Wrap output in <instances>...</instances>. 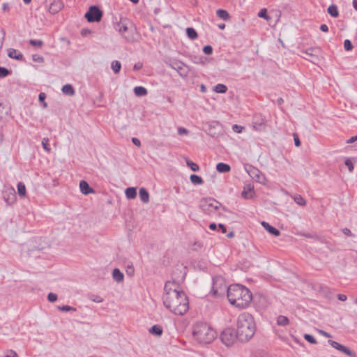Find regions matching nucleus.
I'll return each instance as SVG.
<instances>
[{
  "label": "nucleus",
  "mask_w": 357,
  "mask_h": 357,
  "mask_svg": "<svg viewBox=\"0 0 357 357\" xmlns=\"http://www.w3.org/2000/svg\"><path fill=\"white\" fill-rule=\"evenodd\" d=\"M58 309L61 311L68 312V311H76V308L69 305L58 306Z\"/></svg>",
  "instance_id": "47"
},
{
  "label": "nucleus",
  "mask_w": 357,
  "mask_h": 357,
  "mask_svg": "<svg viewBox=\"0 0 357 357\" xmlns=\"http://www.w3.org/2000/svg\"><path fill=\"white\" fill-rule=\"evenodd\" d=\"M294 144H295L296 146H301V141L299 139L298 135L296 133L294 134Z\"/></svg>",
  "instance_id": "54"
},
{
  "label": "nucleus",
  "mask_w": 357,
  "mask_h": 357,
  "mask_svg": "<svg viewBox=\"0 0 357 357\" xmlns=\"http://www.w3.org/2000/svg\"><path fill=\"white\" fill-rule=\"evenodd\" d=\"M149 333L152 335H156V336H160L162 335L163 333V330L161 326L160 325H153L151 326L149 329Z\"/></svg>",
  "instance_id": "25"
},
{
  "label": "nucleus",
  "mask_w": 357,
  "mask_h": 357,
  "mask_svg": "<svg viewBox=\"0 0 357 357\" xmlns=\"http://www.w3.org/2000/svg\"><path fill=\"white\" fill-rule=\"evenodd\" d=\"M194 339L202 344L211 343L217 337V332L207 323L198 321L192 327Z\"/></svg>",
  "instance_id": "4"
},
{
  "label": "nucleus",
  "mask_w": 357,
  "mask_h": 357,
  "mask_svg": "<svg viewBox=\"0 0 357 357\" xmlns=\"http://www.w3.org/2000/svg\"><path fill=\"white\" fill-rule=\"evenodd\" d=\"M5 357H18L17 354L13 350H10L8 354Z\"/></svg>",
  "instance_id": "55"
},
{
  "label": "nucleus",
  "mask_w": 357,
  "mask_h": 357,
  "mask_svg": "<svg viewBox=\"0 0 357 357\" xmlns=\"http://www.w3.org/2000/svg\"><path fill=\"white\" fill-rule=\"evenodd\" d=\"M79 188L82 193L86 195L93 192V188H91L89 183L84 180L79 182Z\"/></svg>",
  "instance_id": "19"
},
{
  "label": "nucleus",
  "mask_w": 357,
  "mask_h": 357,
  "mask_svg": "<svg viewBox=\"0 0 357 357\" xmlns=\"http://www.w3.org/2000/svg\"><path fill=\"white\" fill-rule=\"evenodd\" d=\"M17 192L18 195L24 197L26 196V186L22 182H19L17 183Z\"/></svg>",
  "instance_id": "34"
},
{
  "label": "nucleus",
  "mask_w": 357,
  "mask_h": 357,
  "mask_svg": "<svg viewBox=\"0 0 357 357\" xmlns=\"http://www.w3.org/2000/svg\"><path fill=\"white\" fill-rule=\"evenodd\" d=\"M32 59L35 62L42 63L44 61V58L42 56L38 55V54H33Z\"/></svg>",
  "instance_id": "51"
},
{
  "label": "nucleus",
  "mask_w": 357,
  "mask_h": 357,
  "mask_svg": "<svg viewBox=\"0 0 357 357\" xmlns=\"http://www.w3.org/2000/svg\"><path fill=\"white\" fill-rule=\"evenodd\" d=\"M89 22H100L102 17V10L97 6H91L84 15Z\"/></svg>",
  "instance_id": "9"
},
{
  "label": "nucleus",
  "mask_w": 357,
  "mask_h": 357,
  "mask_svg": "<svg viewBox=\"0 0 357 357\" xmlns=\"http://www.w3.org/2000/svg\"><path fill=\"white\" fill-rule=\"evenodd\" d=\"M320 52L321 50L319 47H312L302 51L303 53L308 56V58L305 57V59L314 63L318 61Z\"/></svg>",
  "instance_id": "13"
},
{
  "label": "nucleus",
  "mask_w": 357,
  "mask_h": 357,
  "mask_svg": "<svg viewBox=\"0 0 357 357\" xmlns=\"http://www.w3.org/2000/svg\"><path fill=\"white\" fill-rule=\"evenodd\" d=\"M344 165L348 167L350 172H353L354 167L351 158H347L344 161Z\"/></svg>",
  "instance_id": "46"
},
{
  "label": "nucleus",
  "mask_w": 357,
  "mask_h": 357,
  "mask_svg": "<svg viewBox=\"0 0 357 357\" xmlns=\"http://www.w3.org/2000/svg\"><path fill=\"white\" fill-rule=\"evenodd\" d=\"M192 61L196 64L205 65L207 61V58L203 56H194L192 58Z\"/></svg>",
  "instance_id": "32"
},
{
  "label": "nucleus",
  "mask_w": 357,
  "mask_h": 357,
  "mask_svg": "<svg viewBox=\"0 0 357 357\" xmlns=\"http://www.w3.org/2000/svg\"><path fill=\"white\" fill-rule=\"evenodd\" d=\"M342 233L347 236H354V235L348 228H344L342 229Z\"/></svg>",
  "instance_id": "53"
},
{
  "label": "nucleus",
  "mask_w": 357,
  "mask_h": 357,
  "mask_svg": "<svg viewBox=\"0 0 357 357\" xmlns=\"http://www.w3.org/2000/svg\"><path fill=\"white\" fill-rule=\"evenodd\" d=\"M113 279L117 282H123L124 275L123 273L117 268H114L112 271Z\"/></svg>",
  "instance_id": "22"
},
{
  "label": "nucleus",
  "mask_w": 357,
  "mask_h": 357,
  "mask_svg": "<svg viewBox=\"0 0 357 357\" xmlns=\"http://www.w3.org/2000/svg\"><path fill=\"white\" fill-rule=\"evenodd\" d=\"M249 175L255 179L257 182L261 183V184H265L266 182V178L265 176L259 171V169L250 166L249 167V169L247 170Z\"/></svg>",
  "instance_id": "12"
},
{
  "label": "nucleus",
  "mask_w": 357,
  "mask_h": 357,
  "mask_svg": "<svg viewBox=\"0 0 357 357\" xmlns=\"http://www.w3.org/2000/svg\"><path fill=\"white\" fill-rule=\"evenodd\" d=\"M218 227V225H217L215 222H211L208 226L209 229L213 231L216 230Z\"/></svg>",
  "instance_id": "62"
},
{
  "label": "nucleus",
  "mask_w": 357,
  "mask_h": 357,
  "mask_svg": "<svg viewBox=\"0 0 357 357\" xmlns=\"http://www.w3.org/2000/svg\"><path fill=\"white\" fill-rule=\"evenodd\" d=\"M237 339L245 342L250 340L256 331V324L252 314L243 312L238 315L236 324Z\"/></svg>",
  "instance_id": "3"
},
{
  "label": "nucleus",
  "mask_w": 357,
  "mask_h": 357,
  "mask_svg": "<svg viewBox=\"0 0 357 357\" xmlns=\"http://www.w3.org/2000/svg\"><path fill=\"white\" fill-rule=\"evenodd\" d=\"M304 339L311 344H317L316 339L310 334H305Z\"/></svg>",
  "instance_id": "48"
},
{
  "label": "nucleus",
  "mask_w": 357,
  "mask_h": 357,
  "mask_svg": "<svg viewBox=\"0 0 357 357\" xmlns=\"http://www.w3.org/2000/svg\"><path fill=\"white\" fill-rule=\"evenodd\" d=\"M187 165L191 169L193 172H197L199 169V165L191 160H187Z\"/></svg>",
  "instance_id": "40"
},
{
  "label": "nucleus",
  "mask_w": 357,
  "mask_h": 357,
  "mask_svg": "<svg viewBox=\"0 0 357 357\" xmlns=\"http://www.w3.org/2000/svg\"><path fill=\"white\" fill-rule=\"evenodd\" d=\"M289 324V319L283 315H280L277 317V324L280 326H286Z\"/></svg>",
  "instance_id": "30"
},
{
  "label": "nucleus",
  "mask_w": 357,
  "mask_h": 357,
  "mask_svg": "<svg viewBox=\"0 0 357 357\" xmlns=\"http://www.w3.org/2000/svg\"><path fill=\"white\" fill-rule=\"evenodd\" d=\"M45 94L44 93H40L38 96V100L40 102H44L45 99Z\"/></svg>",
  "instance_id": "64"
},
{
  "label": "nucleus",
  "mask_w": 357,
  "mask_h": 357,
  "mask_svg": "<svg viewBox=\"0 0 357 357\" xmlns=\"http://www.w3.org/2000/svg\"><path fill=\"white\" fill-rule=\"evenodd\" d=\"M294 199L295 202L300 206H305L306 204V202L304 199V198L299 195H296L294 197Z\"/></svg>",
  "instance_id": "38"
},
{
  "label": "nucleus",
  "mask_w": 357,
  "mask_h": 357,
  "mask_svg": "<svg viewBox=\"0 0 357 357\" xmlns=\"http://www.w3.org/2000/svg\"><path fill=\"white\" fill-rule=\"evenodd\" d=\"M126 196L128 199H134L137 196V190L135 188L129 187L126 189Z\"/></svg>",
  "instance_id": "28"
},
{
  "label": "nucleus",
  "mask_w": 357,
  "mask_h": 357,
  "mask_svg": "<svg viewBox=\"0 0 357 357\" xmlns=\"http://www.w3.org/2000/svg\"><path fill=\"white\" fill-rule=\"evenodd\" d=\"M216 170L220 173H227L231 170V167L228 164L219 162L216 165Z\"/></svg>",
  "instance_id": "23"
},
{
  "label": "nucleus",
  "mask_w": 357,
  "mask_h": 357,
  "mask_svg": "<svg viewBox=\"0 0 357 357\" xmlns=\"http://www.w3.org/2000/svg\"><path fill=\"white\" fill-rule=\"evenodd\" d=\"M258 16L261 18H264L266 20L270 19V17L268 16L267 13V9L266 8H262L260 10V11L258 13Z\"/></svg>",
  "instance_id": "43"
},
{
  "label": "nucleus",
  "mask_w": 357,
  "mask_h": 357,
  "mask_svg": "<svg viewBox=\"0 0 357 357\" xmlns=\"http://www.w3.org/2000/svg\"><path fill=\"white\" fill-rule=\"evenodd\" d=\"M353 45L350 40L346 39L344 41V48L346 51H351L353 49Z\"/></svg>",
  "instance_id": "45"
},
{
  "label": "nucleus",
  "mask_w": 357,
  "mask_h": 357,
  "mask_svg": "<svg viewBox=\"0 0 357 357\" xmlns=\"http://www.w3.org/2000/svg\"><path fill=\"white\" fill-rule=\"evenodd\" d=\"M203 52L205 54L211 55L213 53V47L211 45H207L204 46Z\"/></svg>",
  "instance_id": "49"
},
{
  "label": "nucleus",
  "mask_w": 357,
  "mask_h": 357,
  "mask_svg": "<svg viewBox=\"0 0 357 357\" xmlns=\"http://www.w3.org/2000/svg\"><path fill=\"white\" fill-rule=\"evenodd\" d=\"M139 195L142 202L146 204L149 202V193L144 188L139 189Z\"/></svg>",
  "instance_id": "21"
},
{
  "label": "nucleus",
  "mask_w": 357,
  "mask_h": 357,
  "mask_svg": "<svg viewBox=\"0 0 357 357\" xmlns=\"http://www.w3.org/2000/svg\"><path fill=\"white\" fill-rule=\"evenodd\" d=\"M51 1L48 10L52 14L59 13L63 8V3L61 0H50Z\"/></svg>",
  "instance_id": "16"
},
{
  "label": "nucleus",
  "mask_w": 357,
  "mask_h": 357,
  "mask_svg": "<svg viewBox=\"0 0 357 357\" xmlns=\"http://www.w3.org/2000/svg\"><path fill=\"white\" fill-rule=\"evenodd\" d=\"M178 284L167 281L164 287L162 301L165 307L176 315L184 314L189 309V301L183 291L177 290Z\"/></svg>",
  "instance_id": "1"
},
{
  "label": "nucleus",
  "mask_w": 357,
  "mask_h": 357,
  "mask_svg": "<svg viewBox=\"0 0 357 357\" xmlns=\"http://www.w3.org/2000/svg\"><path fill=\"white\" fill-rule=\"evenodd\" d=\"M29 44L33 46L41 47L43 45V41L41 40L31 39L29 40Z\"/></svg>",
  "instance_id": "44"
},
{
  "label": "nucleus",
  "mask_w": 357,
  "mask_h": 357,
  "mask_svg": "<svg viewBox=\"0 0 357 357\" xmlns=\"http://www.w3.org/2000/svg\"><path fill=\"white\" fill-rule=\"evenodd\" d=\"M337 298L341 301H345L347 297L345 294H340L337 295Z\"/></svg>",
  "instance_id": "61"
},
{
  "label": "nucleus",
  "mask_w": 357,
  "mask_h": 357,
  "mask_svg": "<svg viewBox=\"0 0 357 357\" xmlns=\"http://www.w3.org/2000/svg\"><path fill=\"white\" fill-rule=\"evenodd\" d=\"M220 339L227 347L231 346L237 339L236 331L232 328H226L221 332Z\"/></svg>",
  "instance_id": "8"
},
{
  "label": "nucleus",
  "mask_w": 357,
  "mask_h": 357,
  "mask_svg": "<svg viewBox=\"0 0 357 357\" xmlns=\"http://www.w3.org/2000/svg\"><path fill=\"white\" fill-rule=\"evenodd\" d=\"M319 333L321 335H322L323 336H324V337H331V335L328 333H327V332H326V331H324L319 330Z\"/></svg>",
  "instance_id": "63"
},
{
  "label": "nucleus",
  "mask_w": 357,
  "mask_h": 357,
  "mask_svg": "<svg viewBox=\"0 0 357 357\" xmlns=\"http://www.w3.org/2000/svg\"><path fill=\"white\" fill-rule=\"evenodd\" d=\"M190 180L195 185H202L204 183L202 178L197 174H191Z\"/></svg>",
  "instance_id": "31"
},
{
  "label": "nucleus",
  "mask_w": 357,
  "mask_h": 357,
  "mask_svg": "<svg viewBox=\"0 0 357 357\" xmlns=\"http://www.w3.org/2000/svg\"><path fill=\"white\" fill-rule=\"evenodd\" d=\"M320 30L323 32H328V26L325 24H321L320 26Z\"/></svg>",
  "instance_id": "59"
},
{
  "label": "nucleus",
  "mask_w": 357,
  "mask_h": 357,
  "mask_svg": "<svg viewBox=\"0 0 357 357\" xmlns=\"http://www.w3.org/2000/svg\"><path fill=\"white\" fill-rule=\"evenodd\" d=\"M243 129V127L238 126L237 124H235L232 126V130L237 133H241L242 132V130Z\"/></svg>",
  "instance_id": "52"
},
{
  "label": "nucleus",
  "mask_w": 357,
  "mask_h": 357,
  "mask_svg": "<svg viewBox=\"0 0 357 357\" xmlns=\"http://www.w3.org/2000/svg\"><path fill=\"white\" fill-rule=\"evenodd\" d=\"M254 186L252 184H248L244 187L241 192V196L244 199H249L254 197Z\"/></svg>",
  "instance_id": "17"
},
{
  "label": "nucleus",
  "mask_w": 357,
  "mask_h": 357,
  "mask_svg": "<svg viewBox=\"0 0 357 357\" xmlns=\"http://www.w3.org/2000/svg\"><path fill=\"white\" fill-rule=\"evenodd\" d=\"M178 132L179 135H186L188 133V131L187 129L184 128H178Z\"/></svg>",
  "instance_id": "58"
},
{
  "label": "nucleus",
  "mask_w": 357,
  "mask_h": 357,
  "mask_svg": "<svg viewBox=\"0 0 357 357\" xmlns=\"http://www.w3.org/2000/svg\"><path fill=\"white\" fill-rule=\"evenodd\" d=\"M227 287L225 280L222 277H215L213 278V286L211 293L215 296H221L227 291Z\"/></svg>",
  "instance_id": "7"
},
{
  "label": "nucleus",
  "mask_w": 357,
  "mask_h": 357,
  "mask_svg": "<svg viewBox=\"0 0 357 357\" xmlns=\"http://www.w3.org/2000/svg\"><path fill=\"white\" fill-rule=\"evenodd\" d=\"M111 68L115 74H118L121 69V63L119 61L114 60L111 63Z\"/></svg>",
  "instance_id": "35"
},
{
  "label": "nucleus",
  "mask_w": 357,
  "mask_h": 357,
  "mask_svg": "<svg viewBox=\"0 0 357 357\" xmlns=\"http://www.w3.org/2000/svg\"><path fill=\"white\" fill-rule=\"evenodd\" d=\"M47 300L51 303L55 302L57 300V295L54 293H49Z\"/></svg>",
  "instance_id": "50"
},
{
  "label": "nucleus",
  "mask_w": 357,
  "mask_h": 357,
  "mask_svg": "<svg viewBox=\"0 0 357 357\" xmlns=\"http://www.w3.org/2000/svg\"><path fill=\"white\" fill-rule=\"evenodd\" d=\"M134 93L137 96L142 97L147 95V89L144 86H135L134 88Z\"/></svg>",
  "instance_id": "27"
},
{
  "label": "nucleus",
  "mask_w": 357,
  "mask_h": 357,
  "mask_svg": "<svg viewBox=\"0 0 357 357\" xmlns=\"http://www.w3.org/2000/svg\"><path fill=\"white\" fill-rule=\"evenodd\" d=\"M216 14L218 17H220V19H222L225 21H227L230 19V15L226 10L218 9L216 11Z\"/></svg>",
  "instance_id": "26"
},
{
  "label": "nucleus",
  "mask_w": 357,
  "mask_h": 357,
  "mask_svg": "<svg viewBox=\"0 0 357 357\" xmlns=\"http://www.w3.org/2000/svg\"><path fill=\"white\" fill-rule=\"evenodd\" d=\"M206 132L211 137H217L222 132L221 124L217 121L207 123Z\"/></svg>",
  "instance_id": "10"
},
{
  "label": "nucleus",
  "mask_w": 357,
  "mask_h": 357,
  "mask_svg": "<svg viewBox=\"0 0 357 357\" xmlns=\"http://www.w3.org/2000/svg\"><path fill=\"white\" fill-rule=\"evenodd\" d=\"M10 74V71L5 67L0 66V78H3Z\"/></svg>",
  "instance_id": "42"
},
{
  "label": "nucleus",
  "mask_w": 357,
  "mask_h": 357,
  "mask_svg": "<svg viewBox=\"0 0 357 357\" xmlns=\"http://www.w3.org/2000/svg\"><path fill=\"white\" fill-rule=\"evenodd\" d=\"M186 34L190 40H195L198 37L196 30L192 27H188L186 29Z\"/></svg>",
  "instance_id": "29"
},
{
  "label": "nucleus",
  "mask_w": 357,
  "mask_h": 357,
  "mask_svg": "<svg viewBox=\"0 0 357 357\" xmlns=\"http://www.w3.org/2000/svg\"><path fill=\"white\" fill-rule=\"evenodd\" d=\"M220 206L221 204L213 198H204L200 202L201 210L208 215H212Z\"/></svg>",
  "instance_id": "5"
},
{
  "label": "nucleus",
  "mask_w": 357,
  "mask_h": 357,
  "mask_svg": "<svg viewBox=\"0 0 357 357\" xmlns=\"http://www.w3.org/2000/svg\"><path fill=\"white\" fill-rule=\"evenodd\" d=\"M132 142L137 146H141V142L138 138L132 137Z\"/></svg>",
  "instance_id": "56"
},
{
  "label": "nucleus",
  "mask_w": 357,
  "mask_h": 357,
  "mask_svg": "<svg viewBox=\"0 0 357 357\" xmlns=\"http://www.w3.org/2000/svg\"><path fill=\"white\" fill-rule=\"evenodd\" d=\"M357 141V135L353 136L351 138H349L347 141V144H351Z\"/></svg>",
  "instance_id": "60"
},
{
  "label": "nucleus",
  "mask_w": 357,
  "mask_h": 357,
  "mask_svg": "<svg viewBox=\"0 0 357 357\" xmlns=\"http://www.w3.org/2000/svg\"><path fill=\"white\" fill-rule=\"evenodd\" d=\"M218 227L221 230V232L222 234H225L227 232V227H225V225L220 223L218 224Z\"/></svg>",
  "instance_id": "57"
},
{
  "label": "nucleus",
  "mask_w": 357,
  "mask_h": 357,
  "mask_svg": "<svg viewBox=\"0 0 357 357\" xmlns=\"http://www.w3.org/2000/svg\"><path fill=\"white\" fill-rule=\"evenodd\" d=\"M42 146H43V148L47 151V152H50L51 151V148H50V144H49V139L47 138V137H45L42 140Z\"/></svg>",
  "instance_id": "39"
},
{
  "label": "nucleus",
  "mask_w": 357,
  "mask_h": 357,
  "mask_svg": "<svg viewBox=\"0 0 357 357\" xmlns=\"http://www.w3.org/2000/svg\"><path fill=\"white\" fill-rule=\"evenodd\" d=\"M327 11L328 13L333 17H337L339 15L337 7L334 4L329 6Z\"/></svg>",
  "instance_id": "33"
},
{
  "label": "nucleus",
  "mask_w": 357,
  "mask_h": 357,
  "mask_svg": "<svg viewBox=\"0 0 357 357\" xmlns=\"http://www.w3.org/2000/svg\"><path fill=\"white\" fill-rule=\"evenodd\" d=\"M328 342L331 347L346 354L347 356L349 357H356V354L353 351H351L349 348L338 343L337 342L329 340Z\"/></svg>",
  "instance_id": "14"
},
{
  "label": "nucleus",
  "mask_w": 357,
  "mask_h": 357,
  "mask_svg": "<svg viewBox=\"0 0 357 357\" xmlns=\"http://www.w3.org/2000/svg\"><path fill=\"white\" fill-rule=\"evenodd\" d=\"M89 299L95 303H102L103 301V299L102 298H101L100 296L98 295H95V294H91L89 295Z\"/></svg>",
  "instance_id": "41"
},
{
  "label": "nucleus",
  "mask_w": 357,
  "mask_h": 357,
  "mask_svg": "<svg viewBox=\"0 0 357 357\" xmlns=\"http://www.w3.org/2000/svg\"><path fill=\"white\" fill-rule=\"evenodd\" d=\"M229 302L239 309L247 307L252 300V292L245 286L233 284L227 287Z\"/></svg>",
  "instance_id": "2"
},
{
  "label": "nucleus",
  "mask_w": 357,
  "mask_h": 357,
  "mask_svg": "<svg viewBox=\"0 0 357 357\" xmlns=\"http://www.w3.org/2000/svg\"><path fill=\"white\" fill-rule=\"evenodd\" d=\"M261 225L263 226V227L268 232L270 233L271 234L275 236H279L280 234V231L276 229L275 227L271 226V225H269V223L265 222V221H262L261 222Z\"/></svg>",
  "instance_id": "18"
},
{
  "label": "nucleus",
  "mask_w": 357,
  "mask_h": 357,
  "mask_svg": "<svg viewBox=\"0 0 357 357\" xmlns=\"http://www.w3.org/2000/svg\"><path fill=\"white\" fill-rule=\"evenodd\" d=\"M115 29L119 31L121 34H124L125 32L128 31V26L127 25L123 24V23H117L114 26Z\"/></svg>",
  "instance_id": "36"
},
{
  "label": "nucleus",
  "mask_w": 357,
  "mask_h": 357,
  "mask_svg": "<svg viewBox=\"0 0 357 357\" xmlns=\"http://www.w3.org/2000/svg\"><path fill=\"white\" fill-rule=\"evenodd\" d=\"M214 91L216 93H225L227 91V87L223 84H218L215 86Z\"/></svg>",
  "instance_id": "37"
},
{
  "label": "nucleus",
  "mask_w": 357,
  "mask_h": 357,
  "mask_svg": "<svg viewBox=\"0 0 357 357\" xmlns=\"http://www.w3.org/2000/svg\"><path fill=\"white\" fill-rule=\"evenodd\" d=\"M3 198L7 205L10 206L13 204L17 199L16 192L13 188H6L2 192Z\"/></svg>",
  "instance_id": "11"
},
{
  "label": "nucleus",
  "mask_w": 357,
  "mask_h": 357,
  "mask_svg": "<svg viewBox=\"0 0 357 357\" xmlns=\"http://www.w3.org/2000/svg\"><path fill=\"white\" fill-rule=\"evenodd\" d=\"M253 127L257 131H263L266 128V120L261 114H256L253 117Z\"/></svg>",
  "instance_id": "15"
},
{
  "label": "nucleus",
  "mask_w": 357,
  "mask_h": 357,
  "mask_svg": "<svg viewBox=\"0 0 357 357\" xmlns=\"http://www.w3.org/2000/svg\"><path fill=\"white\" fill-rule=\"evenodd\" d=\"M61 91L63 94L73 96L75 95V89L73 86L70 84H65L63 86Z\"/></svg>",
  "instance_id": "24"
},
{
  "label": "nucleus",
  "mask_w": 357,
  "mask_h": 357,
  "mask_svg": "<svg viewBox=\"0 0 357 357\" xmlns=\"http://www.w3.org/2000/svg\"><path fill=\"white\" fill-rule=\"evenodd\" d=\"M165 63L169 67L177 71L181 77H186L188 75L190 68L182 61L175 59H169Z\"/></svg>",
  "instance_id": "6"
},
{
  "label": "nucleus",
  "mask_w": 357,
  "mask_h": 357,
  "mask_svg": "<svg viewBox=\"0 0 357 357\" xmlns=\"http://www.w3.org/2000/svg\"><path fill=\"white\" fill-rule=\"evenodd\" d=\"M8 56L11 59L18 61H22L23 59V54L18 50L13 48H10L8 50Z\"/></svg>",
  "instance_id": "20"
}]
</instances>
